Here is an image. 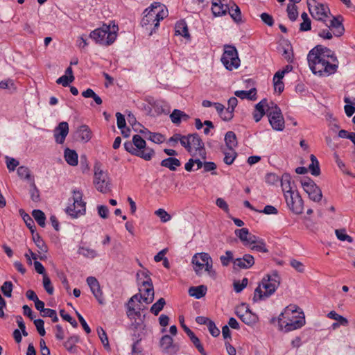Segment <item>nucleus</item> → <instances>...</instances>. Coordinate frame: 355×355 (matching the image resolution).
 I'll list each match as a JSON object with an SVG mask.
<instances>
[{"instance_id": "12", "label": "nucleus", "mask_w": 355, "mask_h": 355, "mask_svg": "<svg viewBox=\"0 0 355 355\" xmlns=\"http://www.w3.org/2000/svg\"><path fill=\"white\" fill-rule=\"evenodd\" d=\"M288 208L295 214H300L303 212L304 202L297 191L292 193H287L284 196Z\"/></svg>"}, {"instance_id": "49", "label": "nucleus", "mask_w": 355, "mask_h": 355, "mask_svg": "<svg viewBox=\"0 0 355 355\" xmlns=\"http://www.w3.org/2000/svg\"><path fill=\"white\" fill-rule=\"evenodd\" d=\"M78 253L85 257L94 259L97 257V252L94 249L89 248L80 247L78 249Z\"/></svg>"}, {"instance_id": "21", "label": "nucleus", "mask_w": 355, "mask_h": 355, "mask_svg": "<svg viewBox=\"0 0 355 355\" xmlns=\"http://www.w3.org/2000/svg\"><path fill=\"white\" fill-rule=\"evenodd\" d=\"M236 315L239 317V318L245 324H246L249 326H252V325L254 324L258 320L257 315L256 314L253 313L248 308H246L244 313H241L240 311H237Z\"/></svg>"}, {"instance_id": "13", "label": "nucleus", "mask_w": 355, "mask_h": 355, "mask_svg": "<svg viewBox=\"0 0 355 355\" xmlns=\"http://www.w3.org/2000/svg\"><path fill=\"white\" fill-rule=\"evenodd\" d=\"M189 137H191L190 139V146L191 148H195L196 152H197V154L201 157L203 159H206V152L205 149V144L200 137V136L197 133L194 134H189Z\"/></svg>"}, {"instance_id": "2", "label": "nucleus", "mask_w": 355, "mask_h": 355, "mask_svg": "<svg viewBox=\"0 0 355 355\" xmlns=\"http://www.w3.org/2000/svg\"><path fill=\"white\" fill-rule=\"evenodd\" d=\"M295 304L287 306L278 317L280 328L284 324L285 331L288 332L301 328L305 324L303 311Z\"/></svg>"}, {"instance_id": "48", "label": "nucleus", "mask_w": 355, "mask_h": 355, "mask_svg": "<svg viewBox=\"0 0 355 355\" xmlns=\"http://www.w3.org/2000/svg\"><path fill=\"white\" fill-rule=\"evenodd\" d=\"M289 19L294 21L298 17L297 7L295 4H288L286 9Z\"/></svg>"}, {"instance_id": "4", "label": "nucleus", "mask_w": 355, "mask_h": 355, "mask_svg": "<svg viewBox=\"0 0 355 355\" xmlns=\"http://www.w3.org/2000/svg\"><path fill=\"white\" fill-rule=\"evenodd\" d=\"M191 262L193 265V270L198 276L202 275V270L205 268L211 277L216 278V272L213 268V261L208 253H196L192 257Z\"/></svg>"}, {"instance_id": "39", "label": "nucleus", "mask_w": 355, "mask_h": 355, "mask_svg": "<svg viewBox=\"0 0 355 355\" xmlns=\"http://www.w3.org/2000/svg\"><path fill=\"white\" fill-rule=\"evenodd\" d=\"M225 141L227 148L230 150L237 146V139L235 133L232 131H228L225 136Z\"/></svg>"}, {"instance_id": "9", "label": "nucleus", "mask_w": 355, "mask_h": 355, "mask_svg": "<svg viewBox=\"0 0 355 355\" xmlns=\"http://www.w3.org/2000/svg\"><path fill=\"white\" fill-rule=\"evenodd\" d=\"M270 104L272 107L267 110L269 123L274 130L282 131L284 128V119L281 110L273 102L270 101Z\"/></svg>"}, {"instance_id": "32", "label": "nucleus", "mask_w": 355, "mask_h": 355, "mask_svg": "<svg viewBox=\"0 0 355 355\" xmlns=\"http://www.w3.org/2000/svg\"><path fill=\"white\" fill-rule=\"evenodd\" d=\"M227 12H229L231 17L236 23L239 24L243 22L241 12L235 3L232 2V6H230V10Z\"/></svg>"}, {"instance_id": "14", "label": "nucleus", "mask_w": 355, "mask_h": 355, "mask_svg": "<svg viewBox=\"0 0 355 355\" xmlns=\"http://www.w3.org/2000/svg\"><path fill=\"white\" fill-rule=\"evenodd\" d=\"M326 26L332 31L335 37H340L344 34L345 28L341 16L333 17L329 24H326Z\"/></svg>"}, {"instance_id": "42", "label": "nucleus", "mask_w": 355, "mask_h": 355, "mask_svg": "<svg viewBox=\"0 0 355 355\" xmlns=\"http://www.w3.org/2000/svg\"><path fill=\"white\" fill-rule=\"evenodd\" d=\"M154 154L155 151L153 149L146 146L145 148H143L140 150H138L137 156L145 160L149 161L152 159Z\"/></svg>"}, {"instance_id": "51", "label": "nucleus", "mask_w": 355, "mask_h": 355, "mask_svg": "<svg viewBox=\"0 0 355 355\" xmlns=\"http://www.w3.org/2000/svg\"><path fill=\"white\" fill-rule=\"evenodd\" d=\"M140 295H141V293H137V294L134 295L133 296H132L130 298L128 303L127 304V309H128L127 315H128V317H131L132 311H135V307H134V305L132 304V303L135 302V300H138L139 302H140V300L141 299V298H140Z\"/></svg>"}, {"instance_id": "45", "label": "nucleus", "mask_w": 355, "mask_h": 355, "mask_svg": "<svg viewBox=\"0 0 355 355\" xmlns=\"http://www.w3.org/2000/svg\"><path fill=\"white\" fill-rule=\"evenodd\" d=\"M166 301L164 298H159L155 304H153L150 308V311L155 315H157L163 309Z\"/></svg>"}, {"instance_id": "5", "label": "nucleus", "mask_w": 355, "mask_h": 355, "mask_svg": "<svg viewBox=\"0 0 355 355\" xmlns=\"http://www.w3.org/2000/svg\"><path fill=\"white\" fill-rule=\"evenodd\" d=\"M72 200L73 203L66 208V213L74 218L84 215L86 212V202L83 200V193L74 190Z\"/></svg>"}, {"instance_id": "18", "label": "nucleus", "mask_w": 355, "mask_h": 355, "mask_svg": "<svg viewBox=\"0 0 355 355\" xmlns=\"http://www.w3.org/2000/svg\"><path fill=\"white\" fill-rule=\"evenodd\" d=\"M235 269H248L254 264V259L250 254H245L241 258H237L233 261Z\"/></svg>"}, {"instance_id": "61", "label": "nucleus", "mask_w": 355, "mask_h": 355, "mask_svg": "<svg viewBox=\"0 0 355 355\" xmlns=\"http://www.w3.org/2000/svg\"><path fill=\"white\" fill-rule=\"evenodd\" d=\"M182 113V111L175 109L170 114L171 121L176 125H179L181 123Z\"/></svg>"}, {"instance_id": "19", "label": "nucleus", "mask_w": 355, "mask_h": 355, "mask_svg": "<svg viewBox=\"0 0 355 355\" xmlns=\"http://www.w3.org/2000/svg\"><path fill=\"white\" fill-rule=\"evenodd\" d=\"M157 6H159V2H154L151 4V6L146 8L144 13V16L141 20V25L143 27L148 26V25H154L156 22V20L155 19V15L153 12V8H157ZM148 29V27H146Z\"/></svg>"}, {"instance_id": "34", "label": "nucleus", "mask_w": 355, "mask_h": 355, "mask_svg": "<svg viewBox=\"0 0 355 355\" xmlns=\"http://www.w3.org/2000/svg\"><path fill=\"white\" fill-rule=\"evenodd\" d=\"M32 239L37 247L38 252L40 254L47 252L48 247L38 233L33 234L32 235Z\"/></svg>"}, {"instance_id": "20", "label": "nucleus", "mask_w": 355, "mask_h": 355, "mask_svg": "<svg viewBox=\"0 0 355 355\" xmlns=\"http://www.w3.org/2000/svg\"><path fill=\"white\" fill-rule=\"evenodd\" d=\"M159 345L162 348V352L166 354H175L178 350L176 345L173 344L172 337L168 335H164L162 337Z\"/></svg>"}, {"instance_id": "30", "label": "nucleus", "mask_w": 355, "mask_h": 355, "mask_svg": "<svg viewBox=\"0 0 355 355\" xmlns=\"http://www.w3.org/2000/svg\"><path fill=\"white\" fill-rule=\"evenodd\" d=\"M162 166L168 168L172 171H175L177 167L181 165V162L175 157H168L163 159L160 163Z\"/></svg>"}, {"instance_id": "15", "label": "nucleus", "mask_w": 355, "mask_h": 355, "mask_svg": "<svg viewBox=\"0 0 355 355\" xmlns=\"http://www.w3.org/2000/svg\"><path fill=\"white\" fill-rule=\"evenodd\" d=\"M87 283L95 298L98 300V303L101 304H104L103 292L101 289V286L97 279L94 277H88L87 278Z\"/></svg>"}, {"instance_id": "26", "label": "nucleus", "mask_w": 355, "mask_h": 355, "mask_svg": "<svg viewBox=\"0 0 355 355\" xmlns=\"http://www.w3.org/2000/svg\"><path fill=\"white\" fill-rule=\"evenodd\" d=\"M207 288L205 285H200L198 286H191L189 289V294L196 299H200L204 297L207 293Z\"/></svg>"}, {"instance_id": "57", "label": "nucleus", "mask_w": 355, "mask_h": 355, "mask_svg": "<svg viewBox=\"0 0 355 355\" xmlns=\"http://www.w3.org/2000/svg\"><path fill=\"white\" fill-rule=\"evenodd\" d=\"M31 190H30V194L31 200L34 202H39L40 200V191L37 188L34 181H32L31 183Z\"/></svg>"}, {"instance_id": "54", "label": "nucleus", "mask_w": 355, "mask_h": 355, "mask_svg": "<svg viewBox=\"0 0 355 355\" xmlns=\"http://www.w3.org/2000/svg\"><path fill=\"white\" fill-rule=\"evenodd\" d=\"M190 139H191V137H189V135H188L187 136L180 135V139L179 141L180 142L181 145L183 147H184L191 155H192L193 156V155H195V154H193L192 148H191V146H190V142H189Z\"/></svg>"}, {"instance_id": "3", "label": "nucleus", "mask_w": 355, "mask_h": 355, "mask_svg": "<svg viewBox=\"0 0 355 355\" xmlns=\"http://www.w3.org/2000/svg\"><path fill=\"white\" fill-rule=\"evenodd\" d=\"M281 277L277 270L266 275L254 290L253 301L263 300L271 296L280 285Z\"/></svg>"}, {"instance_id": "6", "label": "nucleus", "mask_w": 355, "mask_h": 355, "mask_svg": "<svg viewBox=\"0 0 355 355\" xmlns=\"http://www.w3.org/2000/svg\"><path fill=\"white\" fill-rule=\"evenodd\" d=\"M89 37L96 43L110 45L115 41L116 33L115 31H111L109 26L104 25L102 28L91 32Z\"/></svg>"}, {"instance_id": "64", "label": "nucleus", "mask_w": 355, "mask_h": 355, "mask_svg": "<svg viewBox=\"0 0 355 355\" xmlns=\"http://www.w3.org/2000/svg\"><path fill=\"white\" fill-rule=\"evenodd\" d=\"M336 235L337 238L342 241H347L349 243H352L353 241L352 238L345 233V230H336Z\"/></svg>"}, {"instance_id": "58", "label": "nucleus", "mask_w": 355, "mask_h": 355, "mask_svg": "<svg viewBox=\"0 0 355 355\" xmlns=\"http://www.w3.org/2000/svg\"><path fill=\"white\" fill-rule=\"evenodd\" d=\"M236 155L237 153L233 149H229L228 152H225V157L223 161L226 164L230 165L234 161Z\"/></svg>"}, {"instance_id": "60", "label": "nucleus", "mask_w": 355, "mask_h": 355, "mask_svg": "<svg viewBox=\"0 0 355 355\" xmlns=\"http://www.w3.org/2000/svg\"><path fill=\"white\" fill-rule=\"evenodd\" d=\"M220 260L223 266H227L230 261H234V260L233 259V253L230 250H227L225 252V255L220 256Z\"/></svg>"}, {"instance_id": "8", "label": "nucleus", "mask_w": 355, "mask_h": 355, "mask_svg": "<svg viewBox=\"0 0 355 355\" xmlns=\"http://www.w3.org/2000/svg\"><path fill=\"white\" fill-rule=\"evenodd\" d=\"M307 5L311 17L315 20L325 21V19L331 15L327 6L315 0H307Z\"/></svg>"}, {"instance_id": "37", "label": "nucleus", "mask_w": 355, "mask_h": 355, "mask_svg": "<svg viewBox=\"0 0 355 355\" xmlns=\"http://www.w3.org/2000/svg\"><path fill=\"white\" fill-rule=\"evenodd\" d=\"M79 342V336L74 335L68 338L64 343V347L70 353H74L76 351V344Z\"/></svg>"}, {"instance_id": "41", "label": "nucleus", "mask_w": 355, "mask_h": 355, "mask_svg": "<svg viewBox=\"0 0 355 355\" xmlns=\"http://www.w3.org/2000/svg\"><path fill=\"white\" fill-rule=\"evenodd\" d=\"M32 216L40 226L42 227H45L46 216L42 211L35 209L32 211Z\"/></svg>"}, {"instance_id": "44", "label": "nucleus", "mask_w": 355, "mask_h": 355, "mask_svg": "<svg viewBox=\"0 0 355 355\" xmlns=\"http://www.w3.org/2000/svg\"><path fill=\"white\" fill-rule=\"evenodd\" d=\"M284 76V71H277L273 78V85H274V89H284V85L283 82L282 81V79Z\"/></svg>"}, {"instance_id": "10", "label": "nucleus", "mask_w": 355, "mask_h": 355, "mask_svg": "<svg viewBox=\"0 0 355 355\" xmlns=\"http://www.w3.org/2000/svg\"><path fill=\"white\" fill-rule=\"evenodd\" d=\"M94 184L96 189L103 193H107L110 191V184L107 174L98 165L94 166Z\"/></svg>"}, {"instance_id": "43", "label": "nucleus", "mask_w": 355, "mask_h": 355, "mask_svg": "<svg viewBox=\"0 0 355 355\" xmlns=\"http://www.w3.org/2000/svg\"><path fill=\"white\" fill-rule=\"evenodd\" d=\"M17 174L20 178L26 180L31 182V183L32 182V181H34V180L31 178V171L26 166H19L17 168Z\"/></svg>"}, {"instance_id": "28", "label": "nucleus", "mask_w": 355, "mask_h": 355, "mask_svg": "<svg viewBox=\"0 0 355 355\" xmlns=\"http://www.w3.org/2000/svg\"><path fill=\"white\" fill-rule=\"evenodd\" d=\"M74 79L73 75V71L71 67H69L66 71L65 74L60 77L56 83L58 84H61L63 87L69 86V84L71 83Z\"/></svg>"}, {"instance_id": "33", "label": "nucleus", "mask_w": 355, "mask_h": 355, "mask_svg": "<svg viewBox=\"0 0 355 355\" xmlns=\"http://www.w3.org/2000/svg\"><path fill=\"white\" fill-rule=\"evenodd\" d=\"M175 31L176 35H182L187 39L190 37L187 23L183 20L179 21L176 23Z\"/></svg>"}, {"instance_id": "17", "label": "nucleus", "mask_w": 355, "mask_h": 355, "mask_svg": "<svg viewBox=\"0 0 355 355\" xmlns=\"http://www.w3.org/2000/svg\"><path fill=\"white\" fill-rule=\"evenodd\" d=\"M69 133V125L67 122H60L54 130V137L57 144H62Z\"/></svg>"}, {"instance_id": "16", "label": "nucleus", "mask_w": 355, "mask_h": 355, "mask_svg": "<svg viewBox=\"0 0 355 355\" xmlns=\"http://www.w3.org/2000/svg\"><path fill=\"white\" fill-rule=\"evenodd\" d=\"M144 286V294L140 295V298L146 304H150L154 300V288L151 279L144 280L142 282Z\"/></svg>"}, {"instance_id": "31", "label": "nucleus", "mask_w": 355, "mask_h": 355, "mask_svg": "<svg viewBox=\"0 0 355 355\" xmlns=\"http://www.w3.org/2000/svg\"><path fill=\"white\" fill-rule=\"evenodd\" d=\"M64 159L66 162L71 166H76L78 164V154L74 150L66 148L64 150Z\"/></svg>"}, {"instance_id": "36", "label": "nucleus", "mask_w": 355, "mask_h": 355, "mask_svg": "<svg viewBox=\"0 0 355 355\" xmlns=\"http://www.w3.org/2000/svg\"><path fill=\"white\" fill-rule=\"evenodd\" d=\"M19 214L32 235L35 234L36 227L32 218L24 209H19Z\"/></svg>"}, {"instance_id": "47", "label": "nucleus", "mask_w": 355, "mask_h": 355, "mask_svg": "<svg viewBox=\"0 0 355 355\" xmlns=\"http://www.w3.org/2000/svg\"><path fill=\"white\" fill-rule=\"evenodd\" d=\"M234 234L245 245L250 235L249 230L247 228L237 229L234 231Z\"/></svg>"}, {"instance_id": "29", "label": "nucleus", "mask_w": 355, "mask_h": 355, "mask_svg": "<svg viewBox=\"0 0 355 355\" xmlns=\"http://www.w3.org/2000/svg\"><path fill=\"white\" fill-rule=\"evenodd\" d=\"M185 329H186V334L189 337L191 341L193 343V344L195 345V347L198 349L199 352L202 355H207V353L205 352V351L203 348V346L201 345L199 338L195 335V334L189 328H185Z\"/></svg>"}, {"instance_id": "53", "label": "nucleus", "mask_w": 355, "mask_h": 355, "mask_svg": "<svg viewBox=\"0 0 355 355\" xmlns=\"http://www.w3.org/2000/svg\"><path fill=\"white\" fill-rule=\"evenodd\" d=\"M12 283L10 281H6L1 286V291L6 297H10L12 296Z\"/></svg>"}, {"instance_id": "24", "label": "nucleus", "mask_w": 355, "mask_h": 355, "mask_svg": "<svg viewBox=\"0 0 355 355\" xmlns=\"http://www.w3.org/2000/svg\"><path fill=\"white\" fill-rule=\"evenodd\" d=\"M153 12L155 15V19L156 22L154 24V28H157L159 26L160 20H162L168 15V10L166 9L164 5H162L159 3V6H157V8H153Z\"/></svg>"}, {"instance_id": "27", "label": "nucleus", "mask_w": 355, "mask_h": 355, "mask_svg": "<svg viewBox=\"0 0 355 355\" xmlns=\"http://www.w3.org/2000/svg\"><path fill=\"white\" fill-rule=\"evenodd\" d=\"M78 137L83 142L89 141L92 138V131L87 125L78 128L76 132Z\"/></svg>"}, {"instance_id": "25", "label": "nucleus", "mask_w": 355, "mask_h": 355, "mask_svg": "<svg viewBox=\"0 0 355 355\" xmlns=\"http://www.w3.org/2000/svg\"><path fill=\"white\" fill-rule=\"evenodd\" d=\"M214 106L222 120L229 121L234 117V114H232L229 110H227L223 104L220 103H214Z\"/></svg>"}, {"instance_id": "22", "label": "nucleus", "mask_w": 355, "mask_h": 355, "mask_svg": "<svg viewBox=\"0 0 355 355\" xmlns=\"http://www.w3.org/2000/svg\"><path fill=\"white\" fill-rule=\"evenodd\" d=\"M211 12L214 17H221L226 15L228 10H230L229 3H220L218 4L217 1L213 0L211 1Z\"/></svg>"}, {"instance_id": "59", "label": "nucleus", "mask_w": 355, "mask_h": 355, "mask_svg": "<svg viewBox=\"0 0 355 355\" xmlns=\"http://www.w3.org/2000/svg\"><path fill=\"white\" fill-rule=\"evenodd\" d=\"M251 250L261 252H268V250L266 246V243L263 239H259L257 243L251 246Z\"/></svg>"}, {"instance_id": "46", "label": "nucleus", "mask_w": 355, "mask_h": 355, "mask_svg": "<svg viewBox=\"0 0 355 355\" xmlns=\"http://www.w3.org/2000/svg\"><path fill=\"white\" fill-rule=\"evenodd\" d=\"M97 333H98V337H99L102 344L103 345L104 347L107 350H110V347L109 345L108 338H107L106 332L104 331V329L102 327H99L97 328Z\"/></svg>"}, {"instance_id": "56", "label": "nucleus", "mask_w": 355, "mask_h": 355, "mask_svg": "<svg viewBox=\"0 0 355 355\" xmlns=\"http://www.w3.org/2000/svg\"><path fill=\"white\" fill-rule=\"evenodd\" d=\"M43 286L46 291V293L49 295H52L54 291L53 286H52L51 281L47 275H43Z\"/></svg>"}, {"instance_id": "35", "label": "nucleus", "mask_w": 355, "mask_h": 355, "mask_svg": "<svg viewBox=\"0 0 355 355\" xmlns=\"http://www.w3.org/2000/svg\"><path fill=\"white\" fill-rule=\"evenodd\" d=\"M139 132H141L142 134H145V133L148 134L149 137H148V139L155 144H162L165 140L164 136L163 135H162L161 133L151 132L149 130H148L146 128H144V130H140Z\"/></svg>"}, {"instance_id": "38", "label": "nucleus", "mask_w": 355, "mask_h": 355, "mask_svg": "<svg viewBox=\"0 0 355 355\" xmlns=\"http://www.w3.org/2000/svg\"><path fill=\"white\" fill-rule=\"evenodd\" d=\"M311 163L309 166L311 173L314 176H318L320 174V168L319 162L316 157L311 154L310 156Z\"/></svg>"}, {"instance_id": "63", "label": "nucleus", "mask_w": 355, "mask_h": 355, "mask_svg": "<svg viewBox=\"0 0 355 355\" xmlns=\"http://www.w3.org/2000/svg\"><path fill=\"white\" fill-rule=\"evenodd\" d=\"M272 107V105L270 104V102L268 103V100L264 98L262 101H261L259 103H257L255 106V110L256 112H264V107H267V110Z\"/></svg>"}, {"instance_id": "62", "label": "nucleus", "mask_w": 355, "mask_h": 355, "mask_svg": "<svg viewBox=\"0 0 355 355\" xmlns=\"http://www.w3.org/2000/svg\"><path fill=\"white\" fill-rule=\"evenodd\" d=\"M155 214L160 218L162 223H166L171 219V216L164 209H159Z\"/></svg>"}, {"instance_id": "7", "label": "nucleus", "mask_w": 355, "mask_h": 355, "mask_svg": "<svg viewBox=\"0 0 355 355\" xmlns=\"http://www.w3.org/2000/svg\"><path fill=\"white\" fill-rule=\"evenodd\" d=\"M221 62L227 69L232 71L240 66V59L236 49L234 46L225 45Z\"/></svg>"}, {"instance_id": "52", "label": "nucleus", "mask_w": 355, "mask_h": 355, "mask_svg": "<svg viewBox=\"0 0 355 355\" xmlns=\"http://www.w3.org/2000/svg\"><path fill=\"white\" fill-rule=\"evenodd\" d=\"M83 96L85 98H92L94 101V102L97 105H101L102 104V99L101 98L97 95L94 90H84L82 93Z\"/></svg>"}, {"instance_id": "50", "label": "nucleus", "mask_w": 355, "mask_h": 355, "mask_svg": "<svg viewBox=\"0 0 355 355\" xmlns=\"http://www.w3.org/2000/svg\"><path fill=\"white\" fill-rule=\"evenodd\" d=\"M327 316L331 318L334 319L339 322L340 325L347 326L348 324V320L347 318H344L343 316L338 314L336 311H330Z\"/></svg>"}, {"instance_id": "40", "label": "nucleus", "mask_w": 355, "mask_h": 355, "mask_svg": "<svg viewBox=\"0 0 355 355\" xmlns=\"http://www.w3.org/2000/svg\"><path fill=\"white\" fill-rule=\"evenodd\" d=\"M256 91L257 90H236L234 94L236 97L241 99H256Z\"/></svg>"}, {"instance_id": "1", "label": "nucleus", "mask_w": 355, "mask_h": 355, "mask_svg": "<svg viewBox=\"0 0 355 355\" xmlns=\"http://www.w3.org/2000/svg\"><path fill=\"white\" fill-rule=\"evenodd\" d=\"M307 60L312 72L320 76L333 74L338 67V60L334 52L322 45L313 48L307 55Z\"/></svg>"}, {"instance_id": "23", "label": "nucleus", "mask_w": 355, "mask_h": 355, "mask_svg": "<svg viewBox=\"0 0 355 355\" xmlns=\"http://www.w3.org/2000/svg\"><path fill=\"white\" fill-rule=\"evenodd\" d=\"M280 181L284 196H286V194L287 193H292L297 191L296 190L293 189V187L291 183V176L290 174L284 173Z\"/></svg>"}, {"instance_id": "11", "label": "nucleus", "mask_w": 355, "mask_h": 355, "mask_svg": "<svg viewBox=\"0 0 355 355\" xmlns=\"http://www.w3.org/2000/svg\"><path fill=\"white\" fill-rule=\"evenodd\" d=\"M304 191L309 198L313 202H318L322 200V193L320 188L310 178L304 179L301 182Z\"/></svg>"}, {"instance_id": "55", "label": "nucleus", "mask_w": 355, "mask_h": 355, "mask_svg": "<svg viewBox=\"0 0 355 355\" xmlns=\"http://www.w3.org/2000/svg\"><path fill=\"white\" fill-rule=\"evenodd\" d=\"M133 144L136 149L140 150L145 148L146 146V141L141 138V136L135 135L132 137Z\"/></svg>"}]
</instances>
